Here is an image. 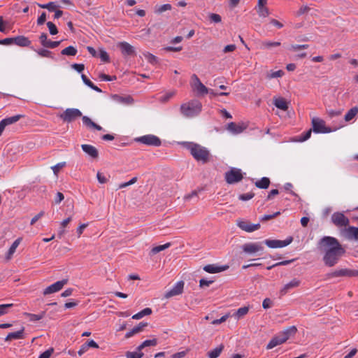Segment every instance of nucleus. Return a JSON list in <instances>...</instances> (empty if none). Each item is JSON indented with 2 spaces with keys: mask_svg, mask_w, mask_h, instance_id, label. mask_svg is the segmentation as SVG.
<instances>
[{
  "mask_svg": "<svg viewBox=\"0 0 358 358\" xmlns=\"http://www.w3.org/2000/svg\"><path fill=\"white\" fill-rule=\"evenodd\" d=\"M320 248L324 252L323 261L328 266H334L345 253V249L336 238L324 236L320 241Z\"/></svg>",
  "mask_w": 358,
  "mask_h": 358,
  "instance_id": "nucleus-1",
  "label": "nucleus"
},
{
  "mask_svg": "<svg viewBox=\"0 0 358 358\" xmlns=\"http://www.w3.org/2000/svg\"><path fill=\"white\" fill-rule=\"evenodd\" d=\"M297 329L294 326H292L282 332H280L277 336H274L266 345V349H272L277 345L285 343L291 336L296 332Z\"/></svg>",
  "mask_w": 358,
  "mask_h": 358,
  "instance_id": "nucleus-2",
  "label": "nucleus"
},
{
  "mask_svg": "<svg viewBox=\"0 0 358 358\" xmlns=\"http://www.w3.org/2000/svg\"><path fill=\"white\" fill-rule=\"evenodd\" d=\"M202 105L200 101L193 100L183 103L180 107L182 114L187 117H194L201 111Z\"/></svg>",
  "mask_w": 358,
  "mask_h": 358,
  "instance_id": "nucleus-3",
  "label": "nucleus"
},
{
  "mask_svg": "<svg viewBox=\"0 0 358 358\" xmlns=\"http://www.w3.org/2000/svg\"><path fill=\"white\" fill-rule=\"evenodd\" d=\"M188 148L196 160L203 163L208 161L210 153L206 148L198 144L192 143L189 145Z\"/></svg>",
  "mask_w": 358,
  "mask_h": 358,
  "instance_id": "nucleus-4",
  "label": "nucleus"
},
{
  "mask_svg": "<svg viewBox=\"0 0 358 358\" xmlns=\"http://www.w3.org/2000/svg\"><path fill=\"white\" fill-rule=\"evenodd\" d=\"M191 87L192 90L196 92L198 96H204L209 92V89L207 88L199 80L196 74H193L191 77Z\"/></svg>",
  "mask_w": 358,
  "mask_h": 358,
  "instance_id": "nucleus-5",
  "label": "nucleus"
},
{
  "mask_svg": "<svg viewBox=\"0 0 358 358\" xmlns=\"http://www.w3.org/2000/svg\"><path fill=\"white\" fill-rule=\"evenodd\" d=\"M312 128L315 133L327 134L333 131L330 127L326 126L325 122L319 117H314L312 118ZM335 131V129H334Z\"/></svg>",
  "mask_w": 358,
  "mask_h": 358,
  "instance_id": "nucleus-6",
  "label": "nucleus"
},
{
  "mask_svg": "<svg viewBox=\"0 0 358 358\" xmlns=\"http://www.w3.org/2000/svg\"><path fill=\"white\" fill-rule=\"evenodd\" d=\"M243 178L241 169L232 168L230 171L225 173V180L229 184L238 182Z\"/></svg>",
  "mask_w": 358,
  "mask_h": 358,
  "instance_id": "nucleus-7",
  "label": "nucleus"
},
{
  "mask_svg": "<svg viewBox=\"0 0 358 358\" xmlns=\"http://www.w3.org/2000/svg\"><path fill=\"white\" fill-rule=\"evenodd\" d=\"M81 116L82 113L80 110L77 108H67L61 114L60 117L64 122H71Z\"/></svg>",
  "mask_w": 358,
  "mask_h": 358,
  "instance_id": "nucleus-8",
  "label": "nucleus"
},
{
  "mask_svg": "<svg viewBox=\"0 0 358 358\" xmlns=\"http://www.w3.org/2000/svg\"><path fill=\"white\" fill-rule=\"evenodd\" d=\"M136 141L147 145L156 147L161 145V140L157 136L152 134L141 136L136 138Z\"/></svg>",
  "mask_w": 358,
  "mask_h": 358,
  "instance_id": "nucleus-9",
  "label": "nucleus"
},
{
  "mask_svg": "<svg viewBox=\"0 0 358 358\" xmlns=\"http://www.w3.org/2000/svg\"><path fill=\"white\" fill-rule=\"evenodd\" d=\"M242 250L247 254H255L264 250V247L260 243H248L242 245Z\"/></svg>",
  "mask_w": 358,
  "mask_h": 358,
  "instance_id": "nucleus-10",
  "label": "nucleus"
},
{
  "mask_svg": "<svg viewBox=\"0 0 358 358\" xmlns=\"http://www.w3.org/2000/svg\"><path fill=\"white\" fill-rule=\"evenodd\" d=\"M292 240V237H289L284 241L266 239L264 241V243L271 248H280L289 245Z\"/></svg>",
  "mask_w": 358,
  "mask_h": 358,
  "instance_id": "nucleus-11",
  "label": "nucleus"
},
{
  "mask_svg": "<svg viewBox=\"0 0 358 358\" xmlns=\"http://www.w3.org/2000/svg\"><path fill=\"white\" fill-rule=\"evenodd\" d=\"M331 221L337 227H346L349 224V219L342 213H334L331 215Z\"/></svg>",
  "mask_w": 358,
  "mask_h": 358,
  "instance_id": "nucleus-12",
  "label": "nucleus"
},
{
  "mask_svg": "<svg viewBox=\"0 0 358 358\" xmlns=\"http://www.w3.org/2000/svg\"><path fill=\"white\" fill-rule=\"evenodd\" d=\"M268 0H258L255 10L260 17H266L270 15V11L266 5Z\"/></svg>",
  "mask_w": 358,
  "mask_h": 358,
  "instance_id": "nucleus-13",
  "label": "nucleus"
},
{
  "mask_svg": "<svg viewBox=\"0 0 358 358\" xmlns=\"http://www.w3.org/2000/svg\"><path fill=\"white\" fill-rule=\"evenodd\" d=\"M68 280L66 279H64L62 280L57 281L51 285L46 287L43 291L44 295H48L50 294H52L61 290L63 287L67 283Z\"/></svg>",
  "mask_w": 358,
  "mask_h": 358,
  "instance_id": "nucleus-14",
  "label": "nucleus"
},
{
  "mask_svg": "<svg viewBox=\"0 0 358 358\" xmlns=\"http://www.w3.org/2000/svg\"><path fill=\"white\" fill-rule=\"evenodd\" d=\"M184 285L183 281L177 282L171 289L166 292L164 295L165 298L169 299L181 294L183 292Z\"/></svg>",
  "mask_w": 358,
  "mask_h": 358,
  "instance_id": "nucleus-15",
  "label": "nucleus"
},
{
  "mask_svg": "<svg viewBox=\"0 0 358 358\" xmlns=\"http://www.w3.org/2000/svg\"><path fill=\"white\" fill-rule=\"evenodd\" d=\"M237 226L242 230L246 232H252L260 228L259 224H251L250 222L245 220H237Z\"/></svg>",
  "mask_w": 358,
  "mask_h": 358,
  "instance_id": "nucleus-16",
  "label": "nucleus"
},
{
  "mask_svg": "<svg viewBox=\"0 0 358 358\" xmlns=\"http://www.w3.org/2000/svg\"><path fill=\"white\" fill-rule=\"evenodd\" d=\"M301 285V280L297 278H294L287 284H285L280 291L281 295H285L291 289L298 287Z\"/></svg>",
  "mask_w": 358,
  "mask_h": 358,
  "instance_id": "nucleus-17",
  "label": "nucleus"
},
{
  "mask_svg": "<svg viewBox=\"0 0 358 358\" xmlns=\"http://www.w3.org/2000/svg\"><path fill=\"white\" fill-rule=\"evenodd\" d=\"M247 126L244 123L236 124L235 122H230L227 125V130L233 134H238L243 132Z\"/></svg>",
  "mask_w": 358,
  "mask_h": 358,
  "instance_id": "nucleus-18",
  "label": "nucleus"
},
{
  "mask_svg": "<svg viewBox=\"0 0 358 358\" xmlns=\"http://www.w3.org/2000/svg\"><path fill=\"white\" fill-rule=\"evenodd\" d=\"M81 148L87 155L93 159H96L99 156V152L97 149L91 145L89 144H83L81 145Z\"/></svg>",
  "mask_w": 358,
  "mask_h": 358,
  "instance_id": "nucleus-19",
  "label": "nucleus"
},
{
  "mask_svg": "<svg viewBox=\"0 0 358 358\" xmlns=\"http://www.w3.org/2000/svg\"><path fill=\"white\" fill-rule=\"evenodd\" d=\"M113 100L117 104L131 105L133 103V99L130 96H122L115 94L112 96Z\"/></svg>",
  "mask_w": 358,
  "mask_h": 358,
  "instance_id": "nucleus-20",
  "label": "nucleus"
},
{
  "mask_svg": "<svg viewBox=\"0 0 358 358\" xmlns=\"http://www.w3.org/2000/svg\"><path fill=\"white\" fill-rule=\"evenodd\" d=\"M118 47L124 55L130 56L135 53L134 48L127 42H120Z\"/></svg>",
  "mask_w": 358,
  "mask_h": 358,
  "instance_id": "nucleus-21",
  "label": "nucleus"
},
{
  "mask_svg": "<svg viewBox=\"0 0 358 358\" xmlns=\"http://www.w3.org/2000/svg\"><path fill=\"white\" fill-rule=\"evenodd\" d=\"M333 277L338 276H358V271L349 269H340L331 274Z\"/></svg>",
  "mask_w": 358,
  "mask_h": 358,
  "instance_id": "nucleus-22",
  "label": "nucleus"
},
{
  "mask_svg": "<svg viewBox=\"0 0 358 358\" xmlns=\"http://www.w3.org/2000/svg\"><path fill=\"white\" fill-rule=\"evenodd\" d=\"M228 266H218L214 264H208L203 267V270L209 273H217L228 269Z\"/></svg>",
  "mask_w": 358,
  "mask_h": 358,
  "instance_id": "nucleus-23",
  "label": "nucleus"
},
{
  "mask_svg": "<svg viewBox=\"0 0 358 358\" xmlns=\"http://www.w3.org/2000/svg\"><path fill=\"white\" fill-rule=\"evenodd\" d=\"M147 326H148L147 322L139 323L137 326L134 327L131 330H130L125 334V338H129L133 336L134 335L141 332L143 330V329Z\"/></svg>",
  "mask_w": 358,
  "mask_h": 358,
  "instance_id": "nucleus-24",
  "label": "nucleus"
},
{
  "mask_svg": "<svg viewBox=\"0 0 358 358\" xmlns=\"http://www.w3.org/2000/svg\"><path fill=\"white\" fill-rule=\"evenodd\" d=\"M14 43L20 47H28L31 45V42L24 36H18L14 37Z\"/></svg>",
  "mask_w": 358,
  "mask_h": 358,
  "instance_id": "nucleus-25",
  "label": "nucleus"
},
{
  "mask_svg": "<svg viewBox=\"0 0 358 358\" xmlns=\"http://www.w3.org/2000/svg\"><path fill=\"white\" fill-rule=\"evenodd\" d=\"M22 240V238H18L13 243L6 255V258L7 260H10L12 258L13 254L15 252L16 249L19 246Z\"/></svg>",
  "mask_w": 358,
  "mask_h": 358,
  "instance_id": "nucleus-26",
  "label": "nucleus"
},
{
  "mask_svg": "<svg viewBox=\"0 0 358 358\" xmlns=\"http://www.w3.org/2000/svg\"><path fill=\"white\" fill-rule=\"evenodd\" d=\"M24 328L22 327L21 329L17 331L9 333L7 335V336L6 337L5 341H11L13 339H22V338H24Z\"/></svg>",
  "mask_w": 358,
  "mask_h": 358,
  "instance_id": "nucleus-27",
  "label": "nucleus"
},
{
  "mask_svg": "<svg viewBox=\"0 0 358 358\" xmlns=\"http://www.w3.org/2000/svg\"><path fill=\"white\" fill-rule=\"evenodd\" d=\"M273 104L279 109L287 110L288 105L285 99L282 97H278L273 99Z\"/></svg>",
  "mask_w": 358,
  "mask_h": 358,
  "instance_id": "nucleus-28",
  "label": "nucleus"
},
{
  "mask_svg": "<svg viewBox=\"0 0 358 358\" xmlns=\"http://www.w3.org/2000/svg\"><path fill=\"white\" fill-rule=\"evenodd\" d=\"M82 120L83 124L89 128L95 129L99 131L102 129V127L101 126L94 123L90 117L87 116H83Z\"/></svg>",
  "mask_w": 358,
  "mask_h": 358,
  "instance_id": "nucleus-29",
  "label": "nucleus"
},
{
  "mask_svg": "<svg viewBox=\"0 0 358 358\" xmlns=\"http://www.w3.org/2000/svg\"><path fill=\"white\" fill-rule=\"evenodd\" d=\"M346 235L349 239H355L358 241V228L355 227H349L345 230Z\"/></svg>",
  "mask_w": 358,
  "mask_h": 358,
  "instance_id": "nucleus-30",
  "label": "nucleus"
},
{
  "mask_svg": "<svg viewBox=\"0 0 358 358\" xmlns=\"http://www.w3.org/2000/svg\"><path fill=\"white\" fill-rule=\"evenodd\" d=\"M358 114V106H354L350 109L345 115L344 120L346 122H350L354 119Z\"/></svg>",
  "mask_w": 358,
  "mask_h": 358,
  "instance_id": "nucleus-31",
  "label": "nucleus"
},
{
  "mask_svg": "<svg viewBox=\"0 0 358 358\" xmlns=\"http://www.w3.org/2000/svg\"><path fill=\"white\" fill-rule=\"evenodd\" d=\"M249 311V308L247 306H243L238 308L236 312L233 313L231 316L234 317L236 320H240L245 315L248 314Z\"/></svg>",
  "mask_w": 358,
  "mask_h": 358,
  "instance_id": "nucleus-32",
  "label": "nucleus"
},
{
  "mask_svg": "<svg viewBox=\"0 0 358 358\" xmlns=\"http://www.w3.org/2000/svg\"><path fill=\"white\" fill-rule=\"evenodd\" d=\"M224 349L223 345H220L218 347L215 348V349L210 350L208 353V356L209 358H217L221 352H222Z\"/></svg>",
  "mask_w": 358,
  "mask_h": 358,
  "instance_id": "nucleus-33",
  "label": "nucleus"
},
{
  "mask_svg": "<svg viewBox=\"0 0 358 358\" xmlns=\"http://www.w3.org/2000/svg\"><path fill=\"white\" fill-rule=\"evenodd\" d=\"M270 185V180L268 178L264 177L259 180H257L255 182V185L257 187L260 189H267Z\"/></svg>",
  "mask_w": 358,
  "mask_h": 358,
  "instance_id": "nucleus-34",
  "label": "nucleus"
},
{
  "mask_svg": "<svg viewBox=\"0 0 358 358\" xmlns=\"http://www.w3.org/2000/svg\"><path fill=\"white\" fill-rule=\"evenodd\" d=\"M22 117H24V115H16L6 117V118L2 120V122H3V124H6V126H8V125H10V124L17 122Z\"/></svg>",
  "mask_w": 358,
  "mask_h": 358,
  "instance_id": "nucleus-35",
  "label": "nucleus"
},
{
  "mask_svg": "<svg viewBox=\"0 0 358 358\" xmlns=\"http://www.w3.org/2000/svg\"><path fill=\"white\" fill-rule=\"evenodd\" d=\"M157 344V340L156 338H153L151 340H146L143 341L138 348L137 350L141 351L145 347L150 346H155Z\"/></svg>",
  "mask_w": 358,
  "mask_h": 358,
  "instance_id": "nucleus-36",
  "label": "nucleus"
},
{
  "mask_svg": "<svg viewBox=\"0 0 358 358\" xmlns=\"http://www.w3.org/2000/svg\"><path fill=\"white\" fill-rule=\"evenodd\" d=\"M152 313V310L150 308H145L138 313L132 316V319L139 320L143 317L145 315H149Z\"/></svg>",
  "mask_w": 358,
  "mask_h": 358,
  "instance_id": "nucleus-37",
  "label": "nucleus"
},
{
  "mask_svg": "<svg viewBox=\"0 0 358 358\" xmlns=\"http://www.w3.org/2000/svg\"><path fill=\"white\" fill-rule=\"evenodd\" d=\"M172 9V6L169 3H166L161 6H156L155 7V13L161 14L165 11L170 10Z\"/></svg>",
  "mask_w": 358,
  "mask_h": 358,
  "instance_id": "nucleus-38",
  "label": "nucleus"
},
{
  "mask_svg": "<svg viewBox=\"0 0 358 358\" xmlns=\"http://www.w3.org/2000/svg\"><path fill=\"white\" fill-rule=\"evenodd\" d=\"M77 52L78 50L76 48L70 45L63 49L61 52V54L67 56H75L77 54Z\"/></svg>",
  "mask_w": 358,
  "mask_h": 358,
  "instance_id": "nucleus-39",
  "label": "nucleus"
},
{
  "mask_svg": "<svg viewBox=\"0 0 358 358\" xmlns=\"http://www.w3.org/2000/svg\"><path fill=\"white\" fill-rule=\"evenodd\" d=\"M170 246H171L170 243H166L164 245H162L155 246L151 250L150 255H156V254L159 253V252L169 248Z\"/></svg>",
  "mask_w": 358,
  "mask_h": 358,
  "instance_id": "nucleus-40",
  "label": "nucleus"
},
{
  "mask_svg": "<svg viewBox=\"0 0 358 358\" xmlns=\"http://www.w3.org/2000/svg\"><path fill=\"white\" fill-rule=\"evenodd\" d=\"M145 59L150 64H157V58L153 55L152 54L148 52H145L143 53Z\"/></svg>",
  "mask_w": 358,
  "mask_h": 358,
  "instance_id": "nucleus-41",
  "label": "nucleus"
},
{
  "mask_svg": "<svg viewBox=\"0 0 358 358\" xmlns=\"http://www.w3.org/2000/svg\"><path fill=\"white\" fill-rule=\"evenodd\" d=\"M38 6L41 8H46L50 11H55L58 6L55 2H49L46 4L38 3Z\"/></svg>",
  "mask_w": 358,
  "mask_h": 358,
  "instance_id": "nucleus-42",
  "label": "nucleus"
},
{
  "mask_svg": "<svg viewBox=\"0 0 358 358\" xmlns=\"http://www.w3.org/2000/svg\"><path fill=\"white\" fill-rule=\"evenodd\" d=\"M13 306V303L0 304V317L8 314L9 308Z\"/></svg>",
  "mask_w": 358,
  "mask_h": 358,
  "instance_id": "nucleus-43",
  "label": "nucleus"
},
{
  "mask_svg": "<svg viewBox=\"0 0 358 358\" xmlns=\"http://www.w3.org/2000/svg\"><path fill=\"white\" fill-rule=\"evenodd\" d=\"M26 315L29 317V320L31 322H36L41 320L45 316V313H42L41 314L36 315L31 313H26Z\"/></svg>",
  "mask_w": 358,
  "mask_h": 358,
  "instance_id": "nucleus-44",
  "label": "nucleus"
},
{
  "mask_svg": "<svg viewBox=\"0 0 358 358\" xmlns=\"http://www.w3.org/2000/svg\"><path fill=\"white\" fill-rule=\"evenodd\" d=\"M143 353L137 350L136 352H127L126 353L127 358H141Z\"/></svg>",
  "mask_w": 358,
  "mask_h": 358,
  "instance_id": "nucleus-45",
  "label": "nucleus"
},
{
  "mask_svg": "<svg viewBox=\"0 0 358 358\" xmlns=\"http://www.w3.org/2000/svg\"><path fill=\"white\" fill-rule=\"evenodd\" d=\"M40 42L41 45L45 48H48L49 43L50 42V40L48 39V36L46 34L43 33L39 38Z\"/></svg>",
  "mask_w": 358,
  "mask_h": 358,
  "instance_id": "nucleus-46",
  "label": "nucleus"
},
{
  "mask_svg": "<svg viewBox=\"0 0 358 358\" xmlns=\"http://www.w3.org/2000/svg\"><path fill=\"white\" fill-rule=\"evenodd\" d=\"M99 57H100L101 61L104 62H108L110 61V58L108 53L103 49L99 50Z\"/></svg>",
  "mask_w": 358,
  "mask_h": 358,
  "instance_id": "nucleus-47",
  "label": "nucleus"
},
{
  "mask_svg": "<svg viewBox=\"0 0 358 358\" xmlns=\"http://www.w3.org/2000/svg\"><path fill=\"white\" fill-rule=\"evenodd\" d=\"M47 26L48 27V29H49V31H50V34L55 35V34H57L58 33V30H57V27L52 22H47Z\"/></svg>",
  "mask_w": 358,
  "mask_h": 358,
  "instance_id": "nucleus-48",
  "label": "nucleus"
},
{
  "mask_svg": "<svg viewBox=\"0 0 358 358\" xmlns=\"http://www.w3.org/2000/svg\"><path fill=\"white\" fill-rule=\"evenodd\" d=\"M230 315L229 314H226L224 315H223L221 318L220 319H217V320H214L213 322H212V324H214V325H217V324H220L224 322H225L229 317Z\"/></svg>",
  "mask_w": 358,
  "mask_h": 358,
  "instance_id": "nucleus-49",
  "label": "nucleus"
},
{
  "mask_svg": "<svg viewBox=\"0 0 358 358\" xmlns=\"http://www.w3.org/2000/svg\"><path fill=\"white\" fill-rule=\"evenodd\" d=\"M262 45L265 48H270L271 47H277L280 45V42H271V41H265L262 43Z\"/></svg>",
  "mask_w": 358,
  "mask_h": 358,
  "instance_id": "nucleus-50",
  "label": "nucleus"
},
{
  "mask_svg": "<svg viewBox=\"0 0 358 358\" xmlns=\"http://www.w3.org/2000/svg\"><path fill=\"white\" fill-rule=\"evenodd\" d=\"M66 165V162H60L57 164L56 165L52 166V169L55 175L61 169H62Z\"/></svg>",
  "mask_w": 358,
  "mask_h": 358,
  "instance_id": "nucleus-51",
  "label": "nucleus"
},
{
  "mask_svg": "<svg viewBox=\"0 0 358 358\" xmlns=\"http://www.w3.org/2000/svg\"><path fill=\"white\" fill-rule=\"evenodd\" d=\"M254 196H255L254 193L248 192L245 194H241L239 196V199H241L242 201H248V200L251 199L252 198H253Z\"/></svg>",
  "mask_w": 358,
  "mask_h": 358,
  "instance_id": "nucleus-52",
  "label": "nucleus"
},
{
  "mask_svg": "<svg viewBox=\"0 0 358 358\" xmlns=\"http://www.w3.org/2000/svg\"><path fill=\"white\" fill-rule=\"evenodd\" d=\"M280 214V213L279 211H278L272 215H265L261 217L260 220L261 221H267V220H269L271 219H273V218L277 217Z\"/></svg>",
  "mask_w": 358,
  "mask_h": 358,
  "instance_id": "nucleus-53",
  "label": "nucleus"
},
{
  "mask_svg": "<svg viewBox=\"0 0 358 358\" xmlns=\"http://www.w3.org/2000/svg\"><path fill=\"white\" fill-rule=\"evenodd\" d=\"M36 52L40 56L44 57H50L51 55V52L45 49H40Z\"/></svg>",
  "mask_w": 358,
  "mask_h": 358,
  "instance_id": "nucleus-54",
  "label": "nucleus"
},
{
  "mask_svg": "<svg viewBox=\"0 0 358 358\" xmlns=\"http://www.w3.org/2000/svg\"><path fill=\"white\" fill-rule=\"evenodd\" d=\"M309 47L308 44H303V45H292L290 46V50L293 51H297L300 49H307Z\"/></svg>",
  "mask_w": 358,
  "mask_h": 358,
  "instance_id": "nucleus-55",
  "label": "nucleus"
},
{
  "mask_svg": "<svg viewBox=\"0 0 358 358\" xmlns=\"http://www.w3.org/2000/svg\"><path fill=\"white\" fill-rule=\"evenodd\" d=\"M53 352V348H49L48 350H45L42 354H41L38 358H50Z\"/></svg>",
  "mask_w": 358,
  "mask_h": 358,
  "instance_id": "nucleus-56",
  "label": "nucleus"
},
{
  "mask_svg": "<svg viewBox=\"0 0 358 358\" xmlns=\"http://www.w3.org/2000/svg\"><path fill=\"white\" fill-rule=\"evenodd\" d=\"M310 8L307 6H302L300 7L299 10L296 12V15L297 16H300L301 15H303L309 11Z\"/></svg>",
  "mask_w": 358,
  "mask_h": 358,
  "instance_id": "nucleus-57",
  "label": "nucleus"
},
{
  "mask_svg": "<svg viewBox=\"0 0 358 358\" xmlns=\"http://www.w3.org/2000/svg\"><path fill=\"white\" fill-rule=\"evenodd\" d=\"M175 94V92H168L166 93L165 95L162 96L161 97V101L162 102H166L168 101L171 97H173Z\"/></svg>",
  "mask_w": 358,
  "mask_h": 358,
  "instance_id": "nucleus-58",
  "label": "nucleus"
},
{
  "mask_svg": "<svg viewBox=\"0 0 358 358\" xmlns=\"http://www.w3.org/2000/svg\"><path fill=\"white\" fill-rule=\"evenodd\" d=\"M284 74V72L281 70L276 71L274 72H272L269 76V78H280L282 77Z\"/></svg>",
  "mask_w": 358,
  "mask_h": 358,
  "instance_id": "nucleus-59",
  "label": "nucleus"
},
{
  "mask_svg": "<svg viewBox=\"0 0 358 358\" xmlns=\"http://www.w3.org/2000/svg\"><path fill=\"white\" fill-rule=\"evenodd\" d=\"M99 78L104 81H112L116 79V76H110L104 73L101 74Z\"/></svg>",
  "mask_w": 358,
  "mask_h": 358,
  "instance_id": "nucleus-60",
  "label": "nucleus"
},
{
  "mask_svg": "<svg viewBox=\"0 0 358 358\" xmlns=\"http://www.w3.org/2000/svg\"><path fill=\"white\" fill-rule=\"evenodd\" d=\"M64 199V194L62 192H58L56 194V196L55 198V203L59 204L63 201Z\"/></svg>",
  "mask_w": 358,
  "mask_h": 358,
  "instance_id": "nucleus-61",
  "label": "nucleus"
},
{
  "mask_svg": "<svg viewBox=\"0 0 358 358\" xmlns=\"http://www.w3.org/2000/svg\"><path fill=\"white\" fill-rule=\"evenodd\" d=\"M210 19L215 23L220 22L222 20L220 15L215 13H211L210 15Z\"/></svg>",
  "mask_w": 358,
  "mask_h": 358,
  "instance_id": "nucleus-62",
  "label": "nucleus"
},
{
  "mask_svg": "<svg viewBox=\"0 0 358 358\" xmlns=\"http://www.w3.org/2000/svg\"><path fill=\"white\" fill-rule=\"evenodd\" d=\"M213 282V280H207L205 279H201L199 281V287H208L210 285H211Z\"/></svg>",
  "mask_w": 358,
  "mask_h": 358,
  "instance_id": "nucleus-63",
  "label": "nucleus"
},
{
  "mask_svg": "<svg viewBox=\"0 0 358 358\" xmlns=\"http://www.w3.org/2000/svg\"><path fill=\"white\" fill-rule=\"evenodd\" d=\"M72 68L76 71L80 73L85 69V66L83 64H73Z\"/></svg>",
  "mask_w": 358,
  "mask_h": 358,
  "instance_id": "nucleus-64",
  "label": "nucleus"
}]
</instances>
